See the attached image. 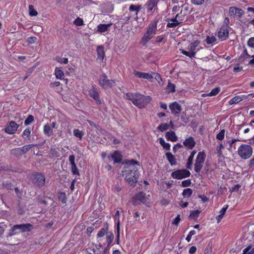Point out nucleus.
Wrapping results in <instances>:
<instances>
[{
	"label": "nucleus",
	"instance_id": "1",
	"mask_svg": "<svg viewBox=\"0 0 254 254\" xmlns=\"http://www.w3.org/2000/svg\"><path fill=\"white\" fill-rule=\"evenodd\" d=\"M123 176L131 186H134L138 181L139 172L135 166H125L122 170Z\"/></svg>",
	"mask_w": 254,
	"mask_h": 254
},
{
	"label": "nucleus",
	"instance_id": "2",
	"mask_svg": "<svg viewBox=\"0 0 254 254\" xmlns=\"http://www.w3.org/2000/svg\"><path fill=\"white\" fill-rule=\"evenodd\" d=\"M157 21L151 23L149 24L147 28L146 32L144 34L141 43L143 46H145L146 44L150 40L154 35L156 34L157 30Z\"/></svg>",
	"mask_w": 254,
	"mask_h": 254
},
{
	"label": "nucleus",
	"instance_id": "3",
	"mask_svg": "<svg viewBox=\"0 0 254 254\" xmlns=\"http://www.w3.org/2000/svg\"><path fill=\"white\" fill-rule=\"evenodd\" d=\"M108 224L106 222L104 224L103 227L99 231L97 237V238H101L106 235L107 243L111 244L114 239V235L112 232L108 231Z\"/></svg>",
	"mask_w": 254,
	"mask_h": 254
},
{
	"label": "nucleus",
	"instance_id": "4",
	"mask_svg": "<svg viewBox=\"0 0 254 254\" xmlns=\"http://www.w3.org/2000/svg\"><path fill=\"white\" fill-rule=\"evenodd\" d=\"M238 153L241 158L247 159L252 156L253 148L250 145L242 144L238 148Z\"/></svg>",
	"mask_w": 254,
	"mask_h": 254
},
{
	"label": "nucleus",
	"instance_id": "5",
	"mask_svg": "<svg viewBox=\"0 0 254 254\" xmlns=\"http://www.w3.org/2000/svg\"><path fill=\"white\" fill-rule=\"evenodd\" d=\"M151 100L150 96H146L137 93L134 105L140 109L143 108L150 102Z\"/></svg>",
	"mask_w": 254,
	"mask_h": 254
},
{
	"label": "nucleus",
	"instance_id": "6",
	"mask_svg": "<svg viewBox=\"0 0 254 254\" xmlns=\"http://www.w3.org/2000/svg\"><path fill=\"white\" fill-rule=\"evenodd\" d=\"M32 183L39 188H42L45 183V177L41 173H34L31 174Z\"/></svg>",
	"mask_w": 254,
	"mask_h": 254
},
{
	"label": "nucleus",
	"instance_id": "7",
	"mask_svg": "<svg viewBox=\"0 0 254 254\" xmlns=\"http://www.w3.org/2000/svg\"><path fill=\"white\" fill-rule=\"evenodd\" d=\"M98 83L100 86L104 89L112 88L115 84V81L114 80H110L107 78V76L103 73L98 79Z\"/></svg>",
	"mask_w": 254,
	"mask_h": 254
},
{
	"label": "nucleus",
	"instance_id": "8",
	"mask_svg": "<svg viewBox=\"0 0 254 254\" xmlns=\"http://www.w3.org/2000/svg\"><path fill=\"white\" fill-rule=\"evenodd\" d=\"M190 175V172L185 169L177 170L171 173V177L174 179L178 180L189 177Z\"/></svg>",
	"mask_w": 254,
	"mask_h": 254
},
{
	"label": "nucleus",
	"instance_id": "9",
	"mask_svg": "<svg viewBox=\"0 0 254 254\" xmlns=\"http://www.w3.org/2000/svg\"><path fill=\"white\" fill-rule=\"evenodd\" d=\"M147 201L146 194L142 191L137 193L132 198V203L134 205H138V201L145 203Z\"/></svg>",
	"mask_w": 254,
	"mask_h": 254
},
{
	"label": "nucleus",
	"instance_id": "10",
	"mask_svg": "<svg viewBox=\"0 0 254 254\" xmlns=\"http://www.w3.org/2000/svg\"><path fill=\"white\" fill-rule=\"evenodd\" d=\"M229 26L222 25L218 32V37L222 41L226 40L229 37Z\"/></svg>",
	"mask_w": 254,
	"mask_h": 254
},
{
	"label": "nucleus",
	"instance_id": "11",
	"mask_svg": "<svg viewBox=\"0 0 254 254\" xmlns=\"http://www.w3.org/2000/svg\"><path fill=\"white\" fill-rule=\"evenodd\" d=\"M19 125L14 121L9 122L5 128V131L9 134H13L17 130Z\"/></svg>",
	"mask_w": 254,
	"mask_h": 254
},
{
	"label": "nucleus",
	"instance_id": "12",
	"mask_svg": "<svg viewBox=\"0 0 254 254\" xmlns=\"http://www.w3.org/2000/svg\"><path fill=\"white\" fill-rule=\"evenodd\" d=\"M17 231L19 232L25 233L30 232L34 228L33 226L30 223L16 225Z\"/></svg>",
	"mask_w": 254,
	"mask_h": 254
},
{
	"label": "nucleus",
	"instance_id": "13",
	"mask_svg": "<svg viewBox=\"0 0 254 254\" xmlns=\"http://www.w3.org/2000/svg\"><path fill=\"white\" fill-rule=\"evenodd\" d=\"M109 161L112 159L114 160V163H121L123 159V156L119 150L114 151L112 154L108 156Z\"/></svg>",
	"mask_w": 254,
	"mask_h": 254
},
{
	"label": "nucleus",
	"instance_id": "14",
	"mask_svg": "<svg viewBox=\"0 0 254 254\" xmlns=\"http://www.w3.org/2000/svg\"><path fill=\"white\" fill-rule=\"evenodd\" d=\"M158 1L159 0H148L147 1L144 5V7L147 9L148 13L152 11L153 8L155 9L157 8Z\"/></svg>",
	"mask_w": 254,
	"mask_h": 254
},
{
	"label": "nucleus",
	"instance_id": "15",
	"mask_svg": "<svg viewBox=\"0 0 254 254\" xmlns=\"http://www.w3.org/2000/svg\"><path fill=\"white\" fill-rule=\"evenodd\" d=\"M89 94L91 98L94 99L97 104H101L102 102L100 99L99 93L93 86H92V88L89 91Z\"/></svg>",
	"mask_w": 254,
	"mask_h": 254
},
{
	"label": "nucleus",
	"instance_id": "16",
	"mask_svg": "<svg viewBox=\"0 0 254 254\" xmlns=\"http://www.w3.org/2000/svg\"><path fill=\"white\" fill-rule=\"evenodd\" d=\"M169 108L172 114L178 115L181 111L182 108L180 105L177 102H174L169 105Z\"/></svg>",
	"mask_w": 254,
	"mask_h": 254
},
{
	"label": "nucleus",
	"instance_id": "17",
	"mask_svg": "<svg viewBox=\"0 0 254 254\" xmlns=\"http://www.w3.org/2000/svg\"><path fill=\"white\" fill-rule=\"evenodd\" d=\"M195 144L196 142L194 141V138L191 136L186 138L183 142V144L186 147L190 149H192L195 146Z\"/></svg>",
	"mask_w": 254,
	"mask_h": 254
},
{
	"label": "nucleus",
	"instance_id": "18",
	"mask_svg": "<svg viewBox=\"0 0 254 254\" xmlns=\"http://www.w3.org/2000/svg\"><path fill=\"white\" fill-rule=\"evenodd\" d=\"M112 25V23H109L107 24H100L98 25L97 27V30L96 31L98 33H102L103 32H105L106 31H107L108 30V28L111 27V26Z\"/></svg>",
	"mask_w": 254,
	"mask_h": 254
},
{
	"label": "nucleus",
	"instance_id": "19",
	"mask_svg": "<svg viewBox=\"0 0 254 254\" xmlns=\"http://www.w3.org/2000/svg\"><path fill=\"white\" fill-rule=\"evenodd\" d=\"M165 137L168 140L175 142L177 140V136L174 131H168L166 133Z\"/></svg>",
	"mask_w": 254,
	"mask_h": 254
},
{
	"label": "nucleus",
	"instance_id": "20",
	"mask_svg": "<svg viewBox=\"0 0 254 254\" xmlns=\"http://www.w3.org/2000/svg\"><path fill=\"white\" fill-rule=\"evenodd\" d=\"M167 160L169 161L171 165H176L177 164V160L175 156L171 152H167L165 154Z\"/></svg>",
	"mask_w": 254,
	"mask_h": 254
},
{
	"label": "nucleus",
	"instance_id": "21",
	"mask_svg": "<svg viewBox=\"0 0 254 254\" xmlns=\"http://www.w3.org/2000/svg\"><path fill=\"white\" fill-rule=\"evenodd\" d=\"M98 59L103 60L105 57L104 48L103 46H99L97 48Z\"/></svg>",
	"mask_w": 254,
	"mask_h": 254
},
{
	"label": "nucleus",
	"instance_id": "22",
	"mask_svg": "<svg viewBox=\"0 0 254 254\" xmlns=\"http://www.w3.org/2000/svg\"><path fill=\"white\" fill-rule=\"evenodd\" d=\"M196 151H193L191 152L190 155L188 158V162L186 165V168L188 169H191V166L193 163V157L194 156V155L195 154Z\"/></svg>",
	"mask_w": 254,
	"mask_h": 254
},
{
	"label": "nucleus",
	"instance_id": "23",
	"mask_svg": "<svg viewBox=\"0 0 254 254\" xmlns=\"http://www.w3.org/2000/svg\"><path fill=\"white\" fill-rule=\"evenodd\" d=\"M10 153L11 155L14 156L16 157H20L23 155L20 147L11 149L10 151Z\"/></svg>",
	"mask_w": 254,
	"mask_h": 254
},
{
	"label": "nucleus",
	"instance_id": "24",
	"mask_svg": "<svg viewBox=\"0 0 254 254\" xmlns=\"http://www.w3.org/2000/svg\"><path fill=\"white\" fill-rule=\"evenodd\" d=\"M199 44L200 41L198 40H196L191 42L188 46V50L190 52L195 51L196 47H197Z\"/></svg>",
	"mask_w": 254,
	"mask_h": 254
},
{
	"label": "nucleus",
	"instance_id": "25",
	"mask_svg": "<svg viewBox=\"0 0 254 254\" xmlns=\"http://www.w3.org/2000/svg\"><path fill=\"white\" fill-rule=\"evenodd\" d=\"M205 157L206 154L204 151L199 152L195 160L204 164Z\"/></svg>",
	"mask_w": 254,
	"mask_h": 254
},
{
	"label": "nucleus",
	"instance_id": "26",
	"mask_svg": "<svg viewBox=\"0 0 254 254\" xmlns=\"http://www.w3.org/2000/svg\"><path fill=\"white\" fill-rule=\"evenodd\" d=\"M44 133L48 136H50L53 134V130L49 124H46L44 126Z\"/></svg>",
	"mask_w": 254,
	"mask_h": 254
},
{
	"label": "nucleus",
	"instance_id": "27",
	"mask_svg": "<svg viewBox=\"0 0 254 254\" xmlns=\"http://www.w3.org/2000/svg\"><path fill=\"white\" fill-rule=\"evenodd\" d=\"M220 91V88L216 87V88H215L213 89L211 91V92H209L208 94H206V93L203 94L202 95V97H206L207 96H215V95H216L217 94H218L219 93Z\"/></svg>",
	"mask_w": 254,
	"mask_h": 254
},
{
	"label": "nucleus",
	"instance_id": "28",
	"mask_svg": "<svg viewBox=\"0 0 254 254\" xmlns=\"http://www.w3.org/2000/svg\"><path fill=\"white\" fill-rule=\"evenodd\" d=\"M36 145L34 144H28V145H24L23 146V147H20L21 148V151H22V154L23 155L26 153L28 151H29L32 148L34 147V146H35Z\"/></svg>",
	"mask_w": 254,
	"mask_h": 254
},
{
	"label": "nucleus",
	"instance_id": "29",
	"mask_svg": "<svg viewBox=\"0 0 254 254\" xmlns=\"http://www.w3.org/2000/svg\"><path fill=\"white\" fill-rule=\"evenodd\" d=\"M137 93H127L126 94V98L130 100L132 103L134 104L135 101V99L137 96Z\"/></svg>",
	"mask_w": 254,
	"mask_h": 254
},
{
	"label": "nucleus",
	"instance_id": "30",
	"mask_svg": "<svg viewBox=\"0 0 254 254\" xmlns=\"http://www.w3.org/2000/svg\"><path fill=\"white\" fill-rule=\"evenodd\" d=\"M59 201H61L63 204H65L66 202V196L65 192H60L58 196Z\"/></svg>",
	"mask_w": 254,
	"mask_h": 254
},
{
	"label": "nucleus",
	"instance_id": "31",
	"mask_svg": "<svg viewBox=\"0 0 254 254\" xmlns=\"http://www.w3.org/2000/svg\"><path fill=\"white\" fill-rule=\"evenodd\" d=\"M203 163L195 160L194 167L195 172L196 173H199L203 167Z\"/></svg>",
	"mask_w": 254,
	"mask_h": 254
},
{
	"label": "nucleus",
	"instance_id": "32",
	"mask_svg": "<svg viewBox=\"0 0 254 254\" xmlns=\"http://www.w3.org/2000/svg\"><path fill=\"white\" fill-rule=\"evenodd\" d=\"M159 143L164 149H166L167 150H169L170 149V144L168 143L165 142L163 138H159Z\"/></svg>",
	"mask_w": 254,
	"mask_h": 254
},
{
	"label": "nucleus",
	"instance_id": "33",
	"mask_svg": "<svg viewBox=\"0 0 254 254\" xmlns=\"http://www.w3.org/2000/svg\"><path fill=\"white\" fill-rule=\"evenodd\" d=\"M31 134V130L29 128H26L21 136L25 139V140H29V136Z\"/></svg>",
	"mask_w": 254,
	"mask_h": 254
},
{
	"label": "nucleus",
	"instance_id": "34",
	"mask_svg": "<svg viewBox=\"0 0 254 254\" xmlns=\"http://www.w3.org/2000/svg\"><path fill=\"white\" fill-rule=\"evenodd\" d=\"M18 233L17 231L16 225H14L11 227V228L9 230V232L7 234V237H12Z\"/></svg>",
	"mask_w": 254,
	"mask_h": 254
},
{
	"label": "nucleus",
	"instance_id": "35",
	"mask_svg": "<svg viewBox=\"0 0 254 254\" xmlns=\"http://www.w3.org/2000/svg\"><path fill=\"white\" fill-rule=\"evenodd\" d=\"M200 212L201 211L199 210L191 211L190 212L189 217L191 219H196L198 218L199 214L200 213Z\"/></svg>",
	"mask_w": 254,
	"mask_h": 254
},
{
	"label": "nucleus",
	"instance_id": "36",
	"mask_svg": "<svg viewBox=\"0 0 254 254\" xmlns=\"http://www.w3.org/2000/svg\"><path fill=\"white\" fill-rule=\"evenodd\" d=\"M169 128V124L167 123L161 124L158 127L157 129L160 131L163 132L165 130H167Z\"/></svg>",
	"mask_w": 254,
	"mask_h": 254
},
{
	"label": "nucleus",
	"instance_id": "37",
	"mask_svg": "<svg viewBox=\"0 0 254 254\" xmlns=\"http://www.w3.org/2000/svg\"><path fill=\"white\" fill-rule=\"evenodd\" d=\"M192 193V190L190 188L186 189L183 190L182 195L184 197H189Z\"/></svg>",
	"mask_w": 254,
	"mask_h": 254
},
{
	"label": "nucleus",
	"instance_id": "38",
	"mask_svg": "<svg viewBox=\"0 0 254 254\" xmlns=\"http://www.w3.org/2000/svg\"><path fill=\"white\" fill-rule=\"evenodd\" d=\"M166 90H167V92H168V93L175 92V84L169 82L167 86Z\"/></svg>",
	"mask_w": 254,
	"mask_h": 254
},
{
	"label": "nucleus",
	"instance_id": "39",
	"mask_svg": "<svg viewBox=\"0 0 254 254\" xmlns=\"http://www.w3.org/2000/svg\"><path fill=\"white\" fill-rule=\"evenodd\" d=\"M250 57V56L248 54L247 49H245L242 54L239 57L238 60L239 61H242L249 58Z\"/></svg>",
	"mask_w": 254,
	"mask_h": 254
},
{
	"label": "nucleus",
	"instance_id": "40",
	"mask_svg": "<svg viewBox=\"0 0 254 254\" xmlns=\"http://www.w3.org/2000/svg\"><path fill=\"white\" fill-rule=\"evenodd\" d=\"M242 254H254V248L249 246L243 251Z\"/></svg>",
	"mask_w": 254,
	"mask_h": 254
},
{
	"label": "nucleus",
	"instance_id": "41",
	"mask_svg": "<svg viewBox=\"0 0 254 254\" xmlns=\"http://www.w3.org/2000/svg\"><path fill=\"white\" fill-rule=\"evenodd\" d=\"M181 7H182V9L181 10L180 12L181 14H183V16H185L189 9V6L188 4H182Z\"/></svg>",
	"mask_w": 254,
	"mask_h": 254
},
{
	"label": "nucleus",
	"instance_id": "42",
	"mask_svg": "<svg viewBox=\"0 0 254 254\" xmlns=\"http://www.w3.org/2000/svg\"><path fill=\"white\" fill-rule=\"evenodd\" d=\"M205 41L207 44H213L216 41V38L213 36L211 37L207 36Z\"/></svg>",
	"mask_w": 254,
	"mask_h": 254
},
{
	"label": "nucleus",
	"instance_id": "43",
	"mask_svg": "<svg viewBox=\"0 0 254 254\" xmlns=\"http://www.w3.org/2000/svg\"><path fill=\"white\" fill-rule=\"evenodd\" d=\"M73 134L76 137L81 139L83 135V132L78 129H74L73 131Z\"/></svg>",
	"mask_w": 254,
	"mask_h": 254
},
{
	"label": "nucleus",
	"instance_id": "44",
	"mask_svg": "<svg viewBox=\"0 0 254 254\" xmlns=\"http://www.w3.org/2000/svg\"><path fill=\"white\" fill-rule=\"evenodd\" d=\"M145 72H143L137 70H134L133 71V74L135 76L140 78H145Z\"/></svg>",
	"mask_w": 254,
	"mask_h": 254
},
{
	"label": "nucleus",
	"instance_id": "45",
	"mask_svg": "<svg viewBox=\"0 0 254 254\" xmlns=\"http://www.w3.org/2000/svg\"><path fill=\"white\" fill-rule=\"evenodd\" d=\"M29 15L31 16H35L38 14V12L34 8V6L32 5H29Z\"/></svg>",
	"mask_w": 254,
	"mask_h": 254
},
{
	"label": "nucleus",
	"instance_id": "46",
	"mask_svg": "<svg viewBox=\"0 0 254 254\" xmlns=\"http://www.w3.org/2000/svg\"><path fill=\"white\" fill-rule=\"evenodd\" d=\"M55 75L57 78L62 79V77L64 75V74L61 69H59L56 68L55 69Z\"/></svg>",
	"mask_w": 254,
	"mask_h": 254
},
{
	"label": "nucleus",
	"instance_id": "47",
	"mask_svg": "<svg viewBox=\"0 0 254 254\" xmlns=\"http://www.w3.org/2000/svg\"><path fill=\"white\" fill-rule=\"evenodd\" d=\"M34 118L33 116H32L31 115H29L28 117H27V118L25 120V121L24 122V124L26 126L29 125V124H30L31 123H32L34 121Z\"/></svg>",
	"mask_w": 254,
	"mask_h": 254
},
{
	"label": "nucleus",
	"instance_id": "48",
	"mask_svg": "<svg viewBox=\"0 0 254 254\" xmlns=\"http://www.w3.org/2000/svg\"><path fill=\"white\" fill-rule=\"evenodd\" d=\"M225 130L222 129L221 131L217 134L216 138L218 140H222L224 138L225 134Z\"/></svg>",
	"mask_w": 254,
	"mask_h": 254
},
{
	"label": "nucleus",
	"instance_id": "49",
	"mask_svg": "<svg viewBox=\"0 0 254 254\" xmlns=\"http://www.w3.org/2000/svg\"><path fill=\"white\" fill-rule=\"evenodd\" d=\"M73 23L76 26H81L83 25V20L82 19L78 17L74 20Z\"/></svg>",
	"mask_w": 254,
	"mask_h": 254
},
{
	"label": "nucleus",
	"instance_id": "50",
	"mask_svg": "<svg viewBox=\"0 0 254 254\" xmlns=\"http://www.w3.org/2000/svg\"><path fill=\"white\" fill-rule=\"evenodd\" d=\"M2 188L6 189L11 190L13 189V186L10 182H6L3 183L2 186Z\"/></svg>",
	"mask_w": 254,
	"mask_h": 254
},
{
	"label": "nucleus",
	"instance_id": "51",
	"mask_svg": "<svg viewBox=\"0 0 254 254\" xmlns=\"http://www.w3.org/2000/svg\"><path fill=\"white\" fill-rule=\"evenodd\" d=\"M191 180L190 179H188L182 182V187H187L190 186L191 185Z\"/></svg>",
	"mask_w": 254,
	"mask_h": 254
},
{
	"label": "nucleus",
	"instance_id": "52",
	"mask_svg": "<svg viewBox=\"0 0 254 254\" xmlns=\"http://www.w3.org/2000/svg\"><path fill=\"white\" fill-rule=\"evenodd\" d=\"M153 79H155L159 83L162 80L161 76L160 74L156 72H152Z\"/></svg>",
	"mask_w": 254,
	"mask_h": 254
},
{
	"label": "nucleus",
	"instance_id": "53",
	"mask_svg": "<svg viewBox=\"0 0 254 254\" xmlns=\"http://www.w3.org/2000/svg\"><path fill=\"white\" fill-rule=\"evenodd\" d=\"M120 221H118V224H117V243L118 244H119V241H120V240H119V239H120Z\"/></svg>",
	"mask_w": 254,
	"mask_h": 254
},
{
	"label": "nucleus",
	"instance_id": "54",
	"mask_svg": "<svg viewBox=\"0 0 254 254\" xmlns=\"http://www.w3.org/2000/svg\"><path fill=\"white\" fill-rule=\"evenodd\" d=\"M128 10L130 12L135 11L136 15H137L139 12L136 7V5L134 4H131L129 7Z\"/></svg>",
	"mask_w": 254,
	"mask_h": 254
},
{
	"label": "nucleus",
	"instance_id": "55",
	"mask_svg": "<svg viewBox=\"0 0 254 254\" xmlns=\"http://www.w3.org/2000/svg\"><path fill=\"white\" fill-rule=\"evenodd\" d=\"M241 187V186L239 184L236 185L234 187H232L230 189V191L231 192H237L239 191L240 188Z\"/></svg>",
	"mask_w": 254,
	"mask_h": 254
},
{
	"label": "nucleus",
	"instance_id": "56",
	"mask_svg": "<svg viewBox=\"0 0 254 254\" xmlns=\"http://www.w3.org/2000/svg\"><path fill=\"white\" fill-rule=\"evenodd\" d=\"M56 60L59 63L64 64H67L68 62V59L67 58H59L58 59L57 58L56 59Z\"/></svg>",
	"mask_w": 254,
	"mask_h": 254
},
{
	"label": "nucleus",
	"instance_id": "57",
	"mask_svg": "<svg viewBox=\"0 0 254 254\" xmlns=\"http://www.w3.org/2000/svg\"><path fill=\"white\" fill-rule=\"evenodd\" d=\"M139 165L138 162L134 160H129L127 163V166H134V165Z\"/></svg>",
	"mask_w": 254,
	"mask_h": 254
},
{
	"label": "nucleus",
	"instance_id": "58",
	"mask_svg": "<svg viewBox=\"0 0 254 254\" xmlns=\"http://www.w3.org/2000/svg\"><path fill=\"white\" fill-rule=\"evenodd\" d=\"M37 200L39 203L44 204L45 206H47L48 204L47 202L46 201L44 198L41 196H38Z\"/></svg>",
	"mask_w": 254,
	"mask_h": 254
},
{
	"label": "nucleus",
	"instance_id": "59",
	"mask_svg": "<svg viewBox=\"0 0 254 254\" xmlns=\"http://www.w3.org/2000/svg\"><path fill=\"white\" fill-rule=\"evenodd\" d=\"M248 45L249 47L254 49V37H251L249 39Z\"/></svg>",
	"mask_w": 254,
	"mask_h": 254
},
{
	"label": "nucleus",
	"instance_id": "60",
	"mask_svg": "<svg viewBox=\"0 0 254 254\" xmlns=\"http://www.w3.org/2000/svg\"><path fill=\"white\" fill-rule=\"evenodd\" d=\"M238 7H230L229 8V12L231 15H236V11L238 10Z\"/></svg>",
	"mask_w": 254,
	"mask_h": 254
},
{
	"label": "nucleus",
	"instance_id": "61",
	"mask_svg": "<svg viewBox=\"0 0 254 254\" xmlns=\"http://www.w3.org/2000/svg\"><path fill=\"white\" fill-rule=\"evenodd\" d=\"M180 23H168L167 25V28H174L180 25Z\"/></svg>",
	"mask_w": 254,
	"mask_h": 254
},
{
	"label": "nucleus",
	"instance_id": "62",
	"mask_svg": "<svg viewBox=\"0 0 254 254\" xmlns=\"http://www.w3.org/2000/svg\"><path fill=\"white\" fill-rule=\"evenodd\" d=\"M37 38L35 37H29L27 41L29 44H33L36 42Z\"/></svg>",
	"mask_w": 254,
	"mask_h": 254
},
{
	"label": "nucleus",
	"instance_id": "63",
	"mask_svg": "<svg viewBox=\"0 0 254 254\" xmlns=\"http://www.w3.org/2000/svg\"><path fill=\"white\" fill-rule=\"evenodd\" d=\"M182 147H183V145L181 143H178L175 144L173 148L174 152L176 153L177 152V150H178L179 149H180Z\"/></svg>",
	"mask_w": 254,
	"mask_h": 254
},
{
	"label": "nucleus",
	"instance_id": "64",
	"mask_svg": "<svg viewBox=\"0 0 254 254\" xmlns=\"http://www.w3.org/2000/svg\"><path fill=\"white\" fill-rule=\"evenodd\" d=\"M244 12L241 8H238V10H237L236 15L239 18L241 17L242 16V15L244 14Z\"/></svg>",
	"mask_w": 254,
	"mask_h": 254
}]
</instances>
